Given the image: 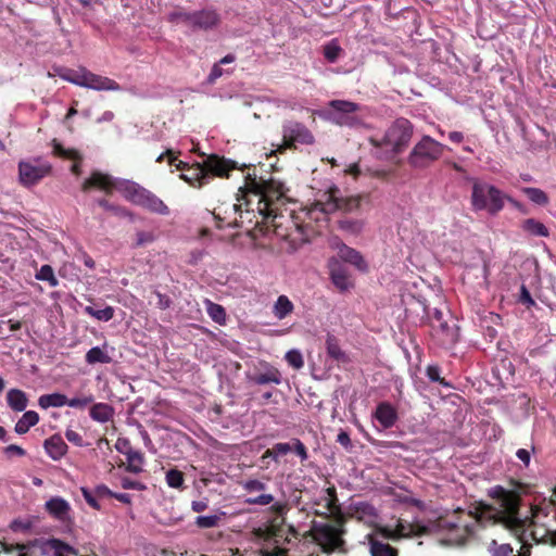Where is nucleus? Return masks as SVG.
Listing matches in <instances>:
<instances>
[{
    "instance_id": "60",
    "label": "nucleus",
    "mask_w": 556,
    "mask_h": 556,
    "mask_svg": "<svg viewBox=\"0 0 556 556\" xmlns=\"http://www.w3.org/2000/svg\"><path fill=\"white\" fill-rule=\"evenodd\" d=\"M533 452V447L528 448H518L516 452V457L527 467L530 463L531 453Z\"/></svg>"
},
{
    "instance_id": "13",
    "label": "nucleus",
    "mask_w": 556,
    "mask_h": 556,
    "mask_svg": "<svg viewBox=\"0 0 556 556\" xmlns=\"http://www.w3.org/2000/svg\"><path fill=\"white\" fill-rule=\"evenodd\" d=\"M79 86L93 90L117 91L122 89L119 84L114 79L108 76H102L99 74H93L92 72H88L87 70H85V67L81 74V81Z\"/></svg>"
},
{
    "instance_id": "12",
    "label": "nucleus",
    "mask_w": 556,
    "mask_h": 556,
    "mask_svg": "<svg viewBox=\"0 0 556 556\" xmlns=\"http://www.w3.org/2000/svg\"><path fill=\"white\" fill-rule=\"evenodd\" d=\"M282 137L287 146L312 144L314 135L301 123L288 122L282 127Z\"/></svg>"
},
{
    "instance_id": "53",
    "label": "nucleus",
    "mask_w": 556,
    "mask_h": 556,
    "mask_svg": "<svg viewBox=\"0 0 556 556\" xmlns=\"http://www.w3.org/2000/svg\"><path fill=\"white\" fill-rule=\"evenodd\" d=\"M115 448L125 456L134 450L129 439L127 438H118L115 443Z\"/></svg>"
},
{
    "instance_id": "17",
    "label": "nucleus",
    "mask_w": 556,
    "mask_h": 556,
    "mask_svg": "<svg viewBox=\"0 0 556 556\" xmlns=\"http://www.w3.org/2000/svg\"><path fill=\"white\" fill-rule=\"evenodd\" d=\"M374 416L383 429L391 428L397 418L395 408L388 404V402L378 404Z\"/></svg>"
},
{
    "instance_id": "20",
    "label": "nucleus",
    "mask_w": 556,
    "mask_h": 556,
    "mask_svg": "<svg viewBox=\"0 0 556 556\" xmlns=\"http://www.w3.org/2000/svg\"><path fill=\"white\" fill-rule=\"evenodd\" d=\"M250 380L256 386L280 384L281 375L278 369L267 366L264 372L253 375Z\"/></svg>"
},
{
    "instance_id": "14",
    "label": "nucleus",
    "mask_w": 556,
    "mask_h": 556,
    "mask_svg": "<svg viewBox=\"0 0 556 556\" xmlns=\"http://www.w3.org/2000/svg\"><path fill=\"white\" fill-rule=\"evenodd\" d=\"M220 16L214 9H202L191 12L189 27L193 29L208 30L218 26Z\"/></svg>"
},
{
    "instance_id": "3",
    "label": "nucleus",
    "mask_w": 556,
    "mask_h": 556,
    "mask_svg": "<svg viewBox=\"0 0 556 556\" xmlns=\"http://www.w3.org/2000/svg\"><path fill=\"white\" fill-rule=\"evenodd\" d=\"M165 155L168 157V164L175 165L176 169L180 172V179H184L189 186L193 187L205 186L210 181V175L224 177V175H228L230 170L237 167L235 162L216 155L208 156L204 161V166L199 164L189 166L182 162L175 164L176 159L170 150L162 153L156 159V162H162Z\"/></svg>"
},
{
    "instance_id": "56",
    "label": "nucleus",
    "mask_w": 556,
    "mask_h": 556,
    "mask_svg": "<svg viewBox=\"0 0 556 556\" xmlns=\"http://www.w3.org/2000/svg\"><path fill=\"white\" fill-rule=\"evenodd\" d=\"M243 488L249 493L262 492L266 489V485L258 480H249L243 484Z\"/></svg>"
},
{
    "instance_id": "48",
    "label": "nucleus",
    "mask_w": 556,
    "mask_h": 556,
    "mask_svg": "<svg viewBox=\"0 0 556 556\" xmlns=\"http://www.w3.org/2000/svg\"><path fill=\"white\" fill-rule=\"evenodd\" d=\"M285 359L289 366L294 369H301L303 367V358L298 350H290L286 353Z\"/></svg>"
},
{
    "instance_id": "52",
    "label": "nucleus",
    "mask_w": 556,
    "mask_h": 556,
    "mask_svg": "<svg viewBox=\"0 0 556 556\" xmlns=\"http://www.w3.org/2000/svg\"><path fill=\"white\" fill-rule=\"evenodd\" d=\"M292 451L300 457L302 462L307 459V452L304 444L299 439L291 440Z\"/></svg>"
},
{
    "instance_id": "50",
    "label": "nucleus",
    "mask_w": 556,
    "mask_h": 556,
    "mask_svg": "<svg viewBox=\"0 0 556 556\" xmlns=\"http://www.w3.org/2000/svg\"><path fill=\"white\" fill-rule=\"evenodd\" d=\"M155 240V236L152 231H138L136 233V247H143L152 243Z\"/></svg>"
},
{
    "instance_id": "41",
    "label": "nucleus",
    "mask_w": 556,
    "mask_h": 556,
    "mask_svg": "<svg viewBox=\"0 0 556 556\" xmlns=\"http://www.w3.org/2000/svg\"><path fill=\"white\" fill-rule=\"evenodd\" d=\"M342 53V49L336 40L330 41L324 47V54L328 62L336 63Z\"/></svg>"
},
{
    "instance_id": "6",
    "label": "nucleus",
    "mask_w": 556,
    "mask_h": 556,
    "mask_svg": "<svg viewBox=\"0 0 556 556\" xmlns=\"http://www.w3.org/2000/svg\"><path fill=\"white\" fill-rule=\"evenodd\" d=\"M361 104L342 99H336L328 102V104L319 110L321 119L344 127H358L362 125V118L358 116Z\"/></svg>"
},
{
    "instance_id": "33",
    "label": "nucleus",
    "mask_w": 556,
    "mask_h": 556,
    "mask_svg": "<svg viewBox=\"0 0 556 556\" xmlns=\"http://www.w3.org/2000/svg\"><path fill=\"white\" fill-rule=\"evenodd\" d=\"M127 470L132 473H140L143 470L144 457L143 454L137 450H132L126 455Z\"/></svg>"
},
{
    "instance_id": "25",
    "label": "nucleus",
    "mask_w": 556,
    "mask_h": 556,
    "mask_svg": "<svg viewBox=\"0 0 556 556\" xmlns=\"http://www.w3.org/2000/svg\"><path fill=\"white\" fill-rule=\"evenodd\" d=\"M293 309L294 305L286 294L278 295L273 305V314L279 320L290 315Z\"/></svg>"
},
{
    "instance_id": "32",
    "label": "nucleus",
    "mask_w": 556,
    "mask_h": 556,
    "mask_svg": "<svg viewBox=\"0 0 556 556\" xmlns=\"http://www.w3.org/2000/svg\"><path fill=\"white\" fill-rule=\"evenodd\" d=\"M522 229L532 236H539V237H548L549 236L548 228L545 225H543L541 222L533 219V218L525 219L522 222Z\"/></svg>"
},
{
    "instance_id": "9",
    "label": "nucleus",
    "mask_w": 556,
    "mask_h": 556,
    "mask_svg": "<svg viewBox=\"0 0 556 556\" xmlns=\"http://www.w3.org/2000/svg\"><path fill=\"white\" fill-rule=\"evenodd\" d=\"M51 165L47 161L36 157L18 163V180L25 187L38 184L43 177L51 173Z\"/></svg>"
},
{
    "instance_id": "49",
    "label": "nucleus",
    "mask_w": 556,
    "mask_h": 556,
    "mask_svg": "<svg viewBox=\"0 0 556 556\" xmlns=\"http://www.w3.org/2000/svg\"><path fill=\"white\" fill-rule=\"evenodd\" d=\"M167 20L172 23L181 22V23H185L187 26H189L190 21H191V12L174 11V12L168 13Z\"/></svg>"
},
{
    "instance_id": "39",
    "label": "nucleus",
    "mask_w": 556,
    "mask_h": 556,
    "mask_svg": "<svg viewBox=\"0 0 556 556\" xmlns=\"http://www.w3.org/2000/svg\"><path fill=\"white\" fill-rule=\"evenodd\" d=\"M35 278L39 281H46L51 288H56L59 281L54 276L53 269L50 265H42L37 271Z\"/></svg>"
},
{
    "instance_id": "10",
    "label": "nucleus",
    "mask_w": 556,
    "mask_h": 556,
    "mask_svg": "<svg viewBox=\"0 0 556 556\" xmlns=\"http://www.w3.org/2000/svg\"><path fill=\"white\" fill-rule=\"evenodd\" d=\"M506 525L516 533L522 546L516 556H529L530 549L528 540L531 539L536 543H551L556 545V531L545 530L542 534L538 533V530L531 531L529 534L525 530L518 533V529L521 527V522L514 517H510Z\"/></svg>"
},
{
    "instance_id": "2",
    "label": "nucleus",
    "mask_w": 556,
    "mask_h": 556,
    "mask_svg": "<svg viewBox=\"0 0 556 556\" xmlns=\"http://www.w3.org/2000/svg\"><path fill=\"white\" fill-rule=\"evenodd\" d=\"M93 187L104 190H110L113 187L126 192L127 197L136 204H139L151 212L166 215L168 207L166 204L154 193L146 188L131 182V180H114L108 174L93 173L86 178L81 185L83 190L87 191Z\"/></svg>"
},
{
    "instance_id": "42",
    "label": "nucleus",
    "mask_w": 556,
    "mask_h": 556,
    "mask_svg": "<svg viewBox=\"0 0 556 556\" xmlns=\"http://www.w3.org/2000/svg\"><path fill=\"white\" fill-rule=\"evenodd\" d=\"M165 481L172 489H181L184 485V475L177 469H169L165 473Z\"/></svg>"
},
{
    "instance_id": "11",
    "label": "nucleus",
    "mask_w": 556,
    "mask_h": 556,
    "mask_svg": "<svg viewBox=\"0 0 556 556\" xmlns=\"http://www.w3.org/2000/svg\"><path fill=\"white\" fill-rule=\"evenodd\" d=\"M342 533L343 530L341 528L329 523L319 525L313 530L315 541H317L321 549L327 553L342 549L344 544Z\"/></svg>"
},
{
    "instance_id": "19",
    "label": "nucleus",
    "mask_w": 556,
    "mask_h": 556,
    "mask_svg": "<svg viewBox=\"0 0 556 556\" xmlns=\"http://www.w3.org/2000/svg\"><path fill=\"white\" fill-rule=\"evenodd\" d=\"M45 450L53 460H59L65 455L67 445L61 437L52 435L45 441Z\"/></svg>"
},
{
    "instance_id": "5",
    "label": "nucleus",
    "mask_w": 556,
    "mask_h": 556,
    "mask_svg": "<svg viewBox=\"0 0 556 556\" xmlns=\"http://www.w3.org/2000/svg\"><path fill=\"white\" fill-rule=\"evenodd\" d=\"M361 205L358 197L340 198L339 189L332 188L315 200L307 206V216L315 220L320 222L325 219L329 214L342 210L344 212L356 211Z\"/></svg>"
},
{
    "instance_id": "4",
    "label": "nucleus",
    "mask_w": 556,
    "mask_h": 556,
    "mask_svg": "<svg viewBox=\"0 0 556 556\" xmlns=\"http://www.w3.org/2000/svg\"><path fill=\"white\" fill-rule=\"evenodd\" d=\"M413 134V126L408 119L396 118L383 134L370 138V143L379 150L376 154L380 159H391L407 147Z\"/></svg>"
},
{
    "instance_id": "51",
    "label": "nucleus",
    "mask_w": 556,
    "mask_h": 556,
    "mask_svg": "<svg viewBox=\"0 0 556 556\" xmlns=\"http://www.w3.org/2000/svg\"><path fill=\"white\" fill-rule=\"evenodd\" d=\"M80 492L85 502L88 505H90L93 509H99L101 507L99 505V502L97 501V495L94 494V491L88 490L87 488H81Z\"/></svg>"
},
{
    "instance_id": "57",
    "label": "nucleus",
    "mask_w": 556,
    "mask_h": 556,
    "mask_svg": "<svg viewBox=\"0 0 556 556\" xmlns=\"http://www.w3.org/2000/svg\"><path fill=\"white\" fill-rule=\"evenodd\" d=\"M121 485L125 490H137V491L146 490V485L144 484H142V483L138 482V481L131 480L129 478L122 479Z\"/></svg>"
},
{
    "instance_id": "16",
    "label": "nucleus",
    "mask_w": 556,
    "mask_h": 556,
    "mask_svg": "<svg viewBox=\"0 0 556 556\" xmlns=\"http://www.w3.org/2000/svg\"><path fill=\"white\" fill-rule=\"evenodd\" d=\"M339 256L342 261L353 265L362 273L368 271V265L363 255L353 248L342 244L339 249Z\"/></svg>"
},
{
    "instance_id": "29",
    "label": "nucleus",
    "mask_w": 556,
    "mask_h": 556,
    "mask_svg": "<svg viewBox=\"0 0 556 556\" xmlns=\"http://www.w3.org/2000/svg\"><path fill=\"white\" fill-rule=\"evenodd\" d=\"M369 552L371 556H396L395 548L374 538L369 539Z\"/></svg>"
},
{
    "instance_id": "61",
    "label": "nucleus",
    "mask_w": 556,
    "mask_h": 556,
    "mask_svg": "<svg viewBox=\"0 0 556 556\" xmlns=\"http://www.w3.org/2000/svg\"><path fill=\"white\" fill-rule=\"evenodd\" d=\"M77 258L81 261L88 269H94V260L85 251H79Z\"/></svg>"
},
{
    "instance_id": "36",
    "label": "nucleus",
    "mask_w": 556,
    "mask_h": 556,
    "mask_svg": "<svg viewBox=\"0 0 556 556\" xmlns=\"http://www.w3.org/2000/svg\"><path fill=\"white\" fill-rule=\"evenodd\" d=\"M327 352L330 357L339 362H346L348 357L341 350L338 340L334 336L329 334L327 338Z\"/></svg>"
},
{
    "instance_id": "24",
    "label": "nucleus",
    "mask_w": 556,
    "mask_h": 556,
    "mask_svg": "<svg viewBox=\"0 0 556 556\" xmlns=\"http://www.w3.org/2000/svg\"><path fill=\"white\" fill-rule=\"evenodd\" d=\"M114 407L105 402H98L89 408V416L98 422H108L114 416Z\"/></svg>"
},
{
    "instance_id": "45",
    "label": "nucleus",
    "mask_w": 556,
    "mask_h": 556,
    "mask_svg": "<svg viewBox=\"0 0 556 556\" xmlns=\"http://www.w3.org/2000/svg\"><path fill=\"white\" fill-rule=\"evenodd\" d=\"M94 401V397L92 396V393H87L86 395H79L78 397H71L68 400L66 405L74 408H85L86 406L92 405V402Z\"/></svg>"
},
{
    "instance_id": "23",
    "label": "nucleus",
    "mask_w": 556,
    "mask_h": 556,
    "mask_svg": "<svg viewBox=\"0 0 556 556\" xmlns=\"http://www.w3.org/2000/svg\"><path fill=\"white\" fill-rule=\"evenodd\" d=\"M331 281L341 291L346 292L350 288H353L348 270L342 266H334L331 268Z\"/></svg>"
},
{
    "instance_id": "8",
    "label": "nucleus",
    "mask_w": 556,
    "mask_h": 556,
    "mask_svg": "<svg viewBox=\"0 0 556 556\" xmlns=\"http://www.w3.org/2000/svg\"><path fill=\"white\" fill-rule=\"evenodd\" d=\"M444 150V144L430 136H424L412 148L407 163L414 169H426L443 156Z\"/></svg>"
},
{
    "instance_id": "30",
    "label": "nucleus",
    "mask_w": 556,
    "mask_h": 556,
    "mask_svg": "<svg viewBox=\"0 0 556 556\" xmlns=\"http://www.w3.org/2000/svg\"><path fill=\"white\" fill-rule=\"evenodd\" d=\"M66 403L67 397L63 393H46L38 399V405L42 408L61 407Z\"/></svg>"
},
{
    "instance_id": "58",
    "label": "nucleus",
    "mask_w": 556,
    "mask_h": 556,
    "mask_svg": "<svg viewBox=\"0 0 556 556\" xmlns=\"http://www.w3.org/2000/svg\"><path fill=\"white\" fill-rule=\"evenodd\" d=\"M224 75V70L219 63H215L212 67L208 77H206V81L208 84H214L220 76Z\"/></svg>"
},
{
    "instance_id": "1",
    "label": "nucleus",
    "mask_w": 556,
    "mask_h": 556,
    "mask_svg": "<svg viewBox=\"0 0 556 556\" xmlns=\"http://www.w3.org/2000/svg\"><path fill=\"white\" fill-rule=\"evenodd\" d=\"M287 191L288 189L280 180L275 178L264 180V178L249 176L242 190L245 210L256 211L264 218L277 217L279 205L290 200Z\"/></svg>"
},
{
    "instance_id": "63",
    "label": "nucleus",
    "mask_w": 556,
    "mask_h": 556,
    "mask_svg": "<svg viewBox=\"0 0 556 556\" xmlns=\"http://www.w3.org/2000/svg\"><path fill=\"white\" fill-rule=\"evenodd\" d=\"M5 454L9 456L17 455V456H24L26 454V451L16 444H11L5 447Z\"/></svg>"
},
{
    "instance_id": "55",
    "label": "nucleus",
    "mask_w": 556,
    "mask_h": 556,
    "mask_svg": "<svg viewBox=\"0 0 556 556\" xmlns=\"http://www.w3.org/2000/svg\"><path fill=\"white\" fill-rule=\"evenodd\" d=\"M64 435H65V439L68 442L73 443L74 445L79 446V447L84 445L83 438L77 431L72 430V429H66Z\"/></svg>"
},
{
    "instance_id": "27",
    "label": "nucleus",
    "mask_w": 556,
    "mask_h": 556,
    "mask_svg": "<svg viewBox=\"0 0 556 556\" xmlns=\"http://www.w3.org/2000/svg\"><path fill=\"white\" fill-rule=\"evenodd\" d=\"M39 421V415L36 410H26L15 425V431L18 434L26 433L33 426Z\"/></svg>"
},
{
    "instance_id": "18",
    "label": "nucleus",
    "mask_w": 556,
    "mask_h": 556,
    "mask_svg": "<svg viewBox=\"0 0 556 556\" xmlns=\"http://www.w3.org/2000/svg\"><path fill=\"white\" fill-rule=\"evenodd\" d=\"M351 516L365 522H374L377 518V510L368 503L359 502L350 506Z\"/></svg>"
},
{
    "instance_id": "31",
    "label": "nucleus",
    "mask_w": 556,
    "mask_h": 556,
    "mask_svg": "<svg viewBox=\"0 0 556 556\" xmlns=\"http://www.w3.org/2000/svg\"><path fill=\"white\" fill-rule=\"evenodd\" d=\"M84 312L87 315L94 317L96 319H98L100 321H109L114 317V314H115V309L111 305H108L104 308H96L92 305H86L84 307Z\"/></svg>"
},
{
    "instance_id": "28",
    "label": "nucleus",
    "mask_w": 556,
    "mask_h": 556,
    "mask_svg": "<svg viewBox=\"0 0 556 556\" xmlns=\"http://www.w3.org/2000/svg\"><path fill=\"white\" fill-rule=\"evenodd\" d=\"M111 361V356L100 346H93L85 354V362L88 365L109 364Z\"/></svg>"
},
{
    "instance_id": "46",
    "label": "nucleus",
    "mask_w": 556,
    "mask_h": 556,
    "mask_svg": "<svg viewBox=\"0 0 556 556\" xmlns=\"http://www.w3.org/2000/svg\"><path fill=\"white\" fill-rule=\"evenodd\" d=\"M52 149H53V153L55 155L60 156V157H65V159H70V160H73V161L80 160V156H79L77 151L72 150V149H64L55 140H53V142H52Z\"/></svg>"
},
{
    "instance_id": "59",
    "label": "nucleus",
    "mask_w": 556,
    "mask_h": 556,
    "mask_svg": "<svg viewBox=\"0 0 556 556\" xmlns=\"http://www.w3.org/2000/svg\"><path fill=\"white\" fill-rule=\"evenodd\" d=\"M519 302L527 305L528 307L534 305V300L532 299L525 285H521L520 287Z\"/></svg>"
},
{
    "instance_id": "15",
    "label": "nucleus",
    "mask_w": 556,
    "mask_h": 556,
    "mask_svg": "<svg viewBox=\"0 0 556 556\" xmlns=\"http://www.w3.org/2000/svg\"><path fill=\"white\" fill-rule=\"evenodd\" d=\"M38 546L46 556H70L76 554L74 547L54 538L39 541Z\"/></svg>"
},
{
    "instance_id": "34",
    "label": "nucleus",
    "mask_w": 556,
    "mask_h": 556,
    "mask_svg": "<svg viewBox=\"0 0 556 556\" xmlns=\"http://www.w3.org/2000/svg\"><path fill=\"white\" fill-rule=\"evenodd\" d=\"M206 313H208V315L214 321L218 324L226 323L227 314L223 305L215 303L211 300H206Z\"/></svg>"
},
{
    "instance_id": "47",
    "label": "nucleus",
    "mask_w": 556,
    "mask_h": 556,
    "mask_svg": "<svg viewBox=\"0 0 556 556\" xmlns=\"http://www.w3.org/2000/svg\"><path fill=\"white\" fill-rule=\"evenodd\" d=\"M426 376H428V378L432 382H438V383H440L441 386H443L445 388H451L452 387L448 382H446L441 377V369H440L439 366H435V365L428 366V369H426Z\"/></svg>"
},
{
    "instance_id": "26",
    "label": "nucleus",
    "mask_w": 556,
    "mask_h": 556,
    "mask_svg": "<svg viewBox=\"0 0 556 556\" xmlns=\"http://www.w3.org/2000/svg\"><path fill=\"white\" fill-rule=\"evenodd\" d=\"M7 403L13 410L23 412L28 405V397L22 390L11 389L7 394Z\"/></svg>"
},
{
    "instance_id": "21",
    "label": "nucleus",
    "mask_w": 556,
    "mask_h": 556,
    "mask_svg": "<svg viewBox=\"0 0 556 556\" xmlns=\"http://www.w3.org/2000/svg\"><path fill=\"white\" fill-rule=\"evenodd\" d=\"M425 528L413 525L404 519H397L394 528L389 531L391 538H404L420 533Z\"/></svg>"
},
{
    "instance_id": "43",
    "label": "nucleus",
    "mask_w": 556,
    "mask_h": 556,
    "mask_svg": "<svg viewBox=\"0 0 556 556\" xmlns=\"http://www.w3.org/2000/svg\"><path fill=\"white\" fill-rule=\"evenodd\" d=\"M222 516H224V513L220 515H200L195 517L194 522L199 528H213L218 525Z\"/></svg>"
},
{
    "instance_id": "22",
    "label": "nucleus",
    "mask_w": 556,
    "mask_h": 556,
    "mask_svg": "<svg viewBox=\"0 0 556 556\" xmlns=\"http://www.w3.org/2000/svg\"><path fill=\"white\" fill-rule=\"evenodd\" d=\"M46 509L54 518L65 520L70 514V504L61 497H53L46 503Z\"/></svg>"
},
{
    "instance_id": "35",
    "label": "nucleus",
    "mask_w": 556,
    "mask_h": 556,
    "mask_svg": "<svg viewBox=\"0 0 556 556\" xmlns=\"http://www.w3.org/2000/svg\"><path fill=\"white\" fill-rule=\"evenodd\" d=\"M522 192L529 200L539 205H546L548 203V195L545 191L538 187H523Z\"/></svg>"
},
{
    "instance_id": "62",
    "label": "nucleus",
    "mask_w": 556,
    "mask_h": 556,
    "mask_svg": "<svg viewBox=\"0 0 556 556\" xmlns=\"http://www.w3.org/2000/svg\"><path fill=\"white\" fill-rule=\"evenodd\" d=\"M435 323L439 324V327L445 329L447 324L443 321V313L439 308H434L432 312V326H437Z\"/></svg>"
},
{
    "instance_id": "37",
    "label": "nucleus",
    "mask_w": 556,
    "mask_h": 556,
    "mask_svg": "<svg viewBox=\"0 0 556 556\" xmlns=\"http://www.w3.org/2000/svg\"><path fill=\"white\" fill-rule=\"evenodd\" d=\"M83 73L84 67H79L78 70H67V67H61L60 70H56V75L59 77L77 86L80 85Z\"/></svg>"
},
{
    "instance_id": "38",
    "label": "nucleus",
    "mask_w": 556,
    "mask_h": 556,
    "mask_svg": "<svg viewBox=\"0 0 556 556\" xmlns=\"http://www.w3.org/2000/svg\"><path fill=\"white\" fill-rule=\"evenodd\" d=\"M292 451L291 442H278L271 448L264 453V457H270L273 460L278 462L280 456H283Z\"/></svg>"
},
{
    "instance_id": "54",
    "label": "nucleus",
    "mask_w": 556,
    "mask_h": 556,
    "mask_svg": "<svg viewBox=\"0 0 556 556\" xmlns=\"http://www.w3.org/2000/svg\"><path fill=\"white\" fill-rule=\"evenodd\" d=\"M274 501V496L270 494H262L256 497H250L247 500L249 505H269Z\"/></svg>"
},
{
    "instance_id": "40",
    "label": "nucleus",
    "mask_w": 556,
    "mask_h": 556,
    "mask_svg": "<svg viewBox=\"0 0 556 556\" xmlns=\"http://www.w3.org/2000/svg\"><path fill=\"white\" fill-rule=\"evenodd\" d=\"M491 556H516L513 547L507 543L500 544L496 540H492L489 544Z\"/></svg>"
},
{
    "instance_id": "44",
    "label": "nucleus",
    "mask_w": 556,
    "mask_h": 556,
    "mask_svg": "<svg viewBox=\"0 0 556 556\" xmlns=\"http://www.w3.org/2000/svg\"><path fill=\"white\" fill-rule=\"evenodd\" d=\"M340 228L353 235H357L364 229V222L359 219H342L339 222Z\"/></svg>"
},
{
    "instance_id": "64",
    "label": "nucleus",
    "mask_w": 556,
    "mask_h": 556,
    "mask_svg": "<svg viewBox=\"0 0 556 556\" xmlns=\"http://www.w3.org/2000/svg\"><path fill=\"white\" fill-rule=\"evenodd\" d=\"M93 493H96V495L101 498L113 497V495H114V492H112L106 485L96 486V490H93Z\"/></svg>"
},
{
    "instance_id": "7",
    "label": "nucleus",
    "mask_w": 556,
    "mask_h": 556,
    "mask_svg": "<svg viewBox=\"0 0 556 556\" xmlns=\"http://www.w3.org/2000/svg\"><path fill=\"white\" fill-rule=\"evenodd\" d=\"M505 193L494 185L476 180L471 188V206L473 211H488L491 215H496L503 210Z\"/></svg>"
}]
</instances>
